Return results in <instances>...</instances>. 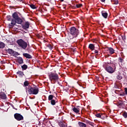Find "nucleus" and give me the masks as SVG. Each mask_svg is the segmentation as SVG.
<instances>
[{
    "label": "nucleus",
    "instance_id": "29",
    "mask_svg": "<svg viewBox=\"0 0 127 127\" xmlns=\"http://www.w3.org/2000/svg\"><path fill=\"white\" fill-rule=\"evenodd\" d=\"M124 62V59H122L121 58H119V63H123Z\"/></svg>",
    "mask_w": 127,
    "mask_h": 127
},
{
    "label": "nucleus",
    "instance_id": "4",
    "mask_svg": "<svg viewBox=\"0 0 127 127\" xmlns=\"http://www.w3.org/2000/svg\"><path fill=\"white\" fill-rule=\"evenodd\" d=\"M69 33L72 36V37H70V39H73V38H76V37H78L80 32L79 31V30H78V29L76 28V27H71L69 29Z\"/></svg>",
    "mask_w": 127,
    "mask_h": 127
},
{
    "label": "nucleus",
    "instance_id": "11",
    "mask_svg": "<svg viewBox=\"0 0 127 127\" xmlns=\"http://www.w3.org/2000/svg\"><path fill=\"white\" fill-rule=\"evenodd\" d=\"M23 56L28 59H31L32 58V56H31V55H30L29 54L27 53L23 54Z\"/></svg>",
    "mask_w": 127,
    "mask_h": 127
},
{
    "label": "nucleus",
    "instance_id": "37",
    "mask_svg": "<svg viewBox=\"0 0 127 127\" xmlns=\"http://www.w3.org/2000/svg\"><path fill=\"white\" fill-rule=\"evenodd\" d=\"M61 1H64V0H60Z\"/></svg>",
    "mask_w": 127,
    "mask_h": 127
},
{
    "label": "nucleus",
    "instance_id": "10",
    "mask_svg": "<svg viewBox=\"0 0 127 127\" xmlns=\"http://www.w3.org/2000/svg\"><path fill=\"white\" fill-rule=\"evenodd\" d=\"M80 108H81L80 106L73 107L72 108V111L74 112V113H75V114H79V113H80Z\"/></svg>",
    "mask_w": 127,
    "mask_h": 127
},
{
    "label": "nucleus",
    "instance_id": "8",
    "mask_svg": "<svg viewBox=\"0 0 127 127\" xmlns=\"http://www.w3.org/2000/svg\"><path fill=\"white\" fill-rule=\"evenodd\" d=\"M14 117L17 121H23V116L20 115V114L16 113L14 114Z\"/></svg>",
    "mask_w": 127,
    "mask_h": 127
},
{
    "label": "nucleus",
    "instance_id": "2",
    "mask_svg": "<svg viewBox=\"0 0 127 127\" xmlns=\"http://www.w3.org/2000/svg\"><path fill=\"white\" fill-rule=\"evenodd\" d=\"M26 92L28 93L29 95H37L39 93V88L36 85L34 87L30 86L26 87Z\"/></svg>",
    "mask_w": 127,
    "mask_h": 127
},
{
    "label": "nucleus",
    "instance_id": "17",
    "mask_svg": "<svg viewBox=\"0 0 127 127\" xmlns=\"http://www.w3.org/2000/svg\"><path fill=\"white\" fill-rule=\"evenodd\" d=\"M108 51H109L110 54H114L115 53V50L112 48H109Z\"/></svg>",
    "mask_w": 127,
    "mask_h": 127
},
{
    "label": "nucleus",
    "instance_id": "1",
    "mask_svg": "<svg viewBox=\"0 0 127 127\" xmlns=\"http://www.w3.org/2000/svg\"><path fill=\"white\" fill-rule=\"evenodd\" d=\"M18 14L19 13L16 12L13 13L12 15L13 18H11L10 16H7V20L8 21H11V25L10 26H14L16 23L18 24H21V23H22V19L19 17Z\"/></svg>",
    "mask_w": 127,
    "mask_h": 127
},
{
    "label": "nucleus",
    "instance_id": "7",
    "mask_svg": "<svg viewBox=\"0 0 127 127\" xmlns=\"http://www.w3.org/2000/svg\"><path fill=\"white\" fill-rule=\"evenodd\" d=\"M54 96L52 95H50L48 97V100L51 101V104L53 106H55V105H56V103H58V100H57V98H54Z\"/></svg>",
    "mask_w": 127,
    "mask_h": 127
},
{
    "label": "nucleus",
    "instance_id": "18",
    "mask_svg": "<svg viewBox=\"0 0 127 127\" xmlns=\"http://www.w3.org/2000/svg\"><path fill=\"white\" fill-rule=\"evenodd\" d=\"M47 47L48 48V49L50 50H52L53 48V46H52V45L51 44H49L47 45Z\"/></svg>",
    "mask_w": 127,
    "mask_h": 127
},
{
    "label": "nucleus",
    "instance_id": "22",
    "mask_svg": "<svg viewBox=\"0 0 127 127\" xmlns=\"http://www.w3.org/2000/svg\"><path fill=\"white\" fill-rule=\"evenodd\" d=\"M122 115L125 118V119H127V112H123L122 113Z\"/></svg>",
    "mask_w": 127,
    "mask_h": 127
},
{
    "label": "nucleus",
    "instance_id": "31",
    "mask_svg": "<svg viewBox=\"0 0 127 127\" xmlns=\"http://www.w3.org/2000/svg\"><path fill=\"white\" fill-rule=\"evenodd\" d=\"M118 107H119V108H124V104L123 103H119L118 104Z\"/></svg>",
    "mask_w": 127,
    "mask_h": 127
},
{
    "label": "nucleus",
    "instance_id": "35",
    "mask_svg": "<svg viewBox=\"0 0 127 127\" xmlns=\"http://www.w3.org/2000/svg\"><path fill=\"white\" fill-rule=\"evenodd\" d=\"M125 93L127 95V88H125Z\"/></svg>",
    "mask_w": 127,
    "mask_h": 127
},
{
    "label": "nucleus",
    "instance_id": "15",
    "mask_svg": "<svg viewBox=\"0 0 127 127\" xmlns=\"http://www.w3.org/2000/svg\"><path fill=\"white\" fill-rule=\"evenodd\" d=\"M102 15L104 17V18H107L108 17V13L105 11H102Z\"/></svg>",
    "mask_w": 127,
    "mask_h": 127
},
{
    "label": "nucleus",
    "instance_id": "3",
    "mask_svg": "<svg viewBox=\"0 0 127 127\" xmlns=\"http://www.w3.org/2000/svg\"><path fill=\"white\" fill-rule=\"evenodd\" d=\"M112 65L111 63H105L103 65V67L105 68L107 72L110 73V74H113L116 70V65L114 64V66L112 67L111 66Z\"/></svg>",
    "mask_w": 127,
    "mask_h": 127
},
{
    "label": "nucleus",
    "instance_id": "9",
    "mask_svg": "<svg viewBox=\"0 0 127 127\" xmlns=\"http://www.w3.org/2000/svg\"><path fill=\"white\" fill-rule=\"evenodd\" d=\"M29 25H30L29 22L27 21L22 24V27L25 30L29 28Z\"/></svg>",
    "mask_w": 127,
    "mask_h": 127
},
{
    "label": "nucleus",
    "instance_id": "36",
    "mask_svg": "<svg viewBox=\"0 0 127 127\" xmlns=\"http://www.w3.org/2000/svg\"><path fill=\"white\" fill-rule=\"evenodd\" d=\"M101 1L102 2H105V0H101Z\"/></svg>",
    "mask_w": 127,
    "mask_h": 127
},
{
    "label": "nucleus",
    "instance_id": "14",
    "mask_svg": "<svg viewBox=\"0 0 127 127\" xmlns=\"http://www.w3.org/2000/svg\"><path fill=\"white\" fill-rule=\"evenodd\" d=\"M17 62L19 64H22L23 63V59L21 57L18 58Z\"/></svg>",
    "mask_w": 127,
    "mask_h": 127
},
{
    "label": "nucleus",
    "instance_id": "34",
    "mask_svg": "<svg viewBox=\"0 0 127 127\" xmlns=\"http://www.w3.org/2000/svg\"><path fill=\"white\" fill-rule=\"evenodd\" d=\"M94 53H95L96 54H98V53H99V52L98 51V50H95L94 51Z\"/></svg>",
    "mask_w": 127,
    "mask_h": 127
},
{
    "label": "nucleus",
    "instance_id": "27",
    "mask_svg": "<svg viewBox=\"0 0 127 127\" xmlns=\"http://www.w3.org/2000/svg\"><path fill=\"white\" fill-rule=\"evenodd\" d=\"M22 68H23V70H26V69H27V66L26 64H24L22 66Z\"/></svg>",
    "mask_w": 127,
    "mask_h": 127
},
{
    "label": "nucleus",
    "instance_id": "23",
    "mask_svg": "<svg viewBox=\"0 0 127 127\" xmlns=\"http://www.w3.org/2000/svg\"><path fill=\"white\" fill-rule=\"evenodd\" d=\"M7 52H8V53H9V54H13V53H14L13 51L12 50L9 49H8Z\"/></svg>",
    "mask_w": 127,
    "mask_h": 127
},
{
    "label": "nucleus",
    "instance_id": "26",
    "mask_svg": "<svg viewBox=\"0 0 127 127\" xmlns=\"http://www.w3.org/2000/svg\"><path fill=\"white\" fill-rule=\"evenodd\" d=\"M117 78L118 80H122V79H123V76H122V75L120 74L117 76Z\"/></svg>",
    "mask_w": 127,
    "mask_h": 127
},
{
    "label": "nucleus",
    "instance_id": "19",
    "mask_svg": "<svg viewBox=\"0 0 127 127\" xmlns=\"http://www.w3.org/2000/svg\"><path fill=\"white\" fill-rule=\"evenodd\" d=\"M102 116H103V114L102 113H98L95 115L96 118H101L102 117Z\"/></svg>",
    "mask_w": 127,
    "mask_h": 127
},
{
    "label": "nucleus",
    "instance_id": "20",
    "mask_svg": "<svg viewBox=\"0 0 127 127\" xmlns=\"http://www.w3.org/2000/svg\"><path fill=\"white\" fill-rule=\"evenodd\" d=\"M29 82H28V81H25L24 82V87H27V86H28V87H29Z\"/></svg>",
    "mask_w": 127,
    "mask_h": 127
},
{
    "label": "nucleus",
    "instance_id": "6",
    "mask_svg": "<svg viewBox=\"0 0 127 127\" xmlns=\"http://www.w3.org/2000/svg\"><path fill=\"white\" fill-rule=\"evenodd\" d=\"M16 42L19 47L24 50L26 49V48L27 47V43L24 41L23 39H20L17 40Z\"/></svg>",
    "mask_w": 127,
    "mask_h": 127
},
{
    "label": "nucleus",
    "instance_id": "30",
    "mask_svg": "<svg viewBox=\"0 0 127 127\" xmlns=\"http://www.w3.org/2000/svg\"><path fill=\"white\" fill-rule=\"evenodd\" d=\"M76 7H77V8H79L83 6V5L82 4H77L76 5Z\"/></svg>",
    "mask_w": 127,
    "mask_h": 127
},
{
    "label": "nucleus",
    "instance_id": "5",
    "mask_svg": "<svg viewBox=\"0 0 127 127\" xmlns=\"http://www.w3.org/2000/svg\"><path fill=\"white\" fill-rule=\"evenodd\" d=\"M49 78L53 84H54L56 81H58V80H59V76H58V74L53 72H51L49 74Z\"/></svg>",
    "mask_w": 127,
    "mask_h": 127
},
{
    "label": "nucleus",
    "instance_id": "21",
    "mask_svg": "<svg viewBox=\"0 0 127 127\" xmlns=\"http://www.w3.org/2000/svg\"><path fill=\"white\" fill-rule=\"evenodd\" d=\"M4 46H5L4 45V43L1 42H0V48H1V49L4 48Z\"/></svg>",
    "mask_w": 127,
    "mask_h": 127
},
{
    "label": "nucleus",
    "instance_id": "33",
    "mask_svg": "<svg viewBox=\"0 0 127 127\" xmlns=\"http://www.w3.org/2000/svg\"><path fill=\"white\" fill-rule=\"evenodd\" d=\"M60 127H65V125L63 124V123H60Z\"/></svg>",
    "mask_w": 127,
    "mask_h": 127
},
{
    "label": "nucleus",
    "instance_id": "25",
    "mask_svg": "<svg viewBox=\"0 0 127 127\" xmlns=\"http://www.w3.org/2000/svg\"><path fill=\"white\" fill-rule=\"evenodd\" d=\"M17 74L19 75V76H22L23 75V72L18 71V72H17Z\"/></svg>",
    "mask_w": 127,
    "mask_h": 127
},
{
    "label": "nucleus",
    "instance_id": "28",
    "mask_svg": "<svg viewBox=\"0 0 127 127\" xmlns=\"http://www.w3.org/2000/svg\"><path fill=\"white\" fill-rule=\"evenodd\" d=\"M112 2H114V4H118V3H119L118 0H114Z\"/></svg>",
    "mask_w": 127,
    "mask_h": 127
},
{
    "label": "nucleus",
    "instance_id": "12",
    "mask_svg": "<svg viewBox=\"0 0 127 127\" xmlns=\"http://www.w3.org/2000/svg\"><path fill=\"white\" fill-rule=\"evenodd\" d=\"M0 99H2V100L6 99V95L4 93L0 94Z\"/></svg>",
    "mask_w": 127,
    "mask_h": 127
},
{
    "label": "nucleus",
    "instance_id": "32",
    "mask_svg": "<svg viewBox=\"0 0 127 127\" xmlns=\"http://www.w3.org/2000/svg\"><path fill=\"white\" fill-rule=\"evenodd\" d=\"M87 124H89V125L90 126H91L92 127H94V123L91 122H89V121H88L87 122Z\"/></svg>",
    "mask_w": 127,
    "mask_h": 127
},
{
    "label": "nucleus",
    "instance_id": "16",
    "mask_svg": "<svg viewBox=\"0 0 127 127\" xmlns=\"http://www.w3.org/2000/svg\"><path fill=\"white\" fill-rule=\"evenodd\" d=\"M88 48L89 49H90V50H95V45H94L93 44H89Z\"/></svg>",
    "mask_w": 127,
    "mask_h": 127
},
{
    "label": "nucleus",
    "instance_id": "24",
    "mask_svg": "<svg viewBox=\"0 0 127 127\" xmlns=\"http://www.w3.org/2000/svg\"><path fill=\"white\" fill-rule=\"evenodd\" d=\"M30 6L31 8H32L33 9H36V6H35V5L33 4H30Z\"/></svg>",
    "mask_w": 127,
    "mask_h": 127
},
{
    "label": "nucleus",
    "instance_id": "13",
    "mask_svg": "<svg viewBox=\"0 0 127 127\" xmlns=\"http://www.w3.org/2000/svg\"><path fill=\"white\" fill-rule=\"evenodd\" d=\"M78 125L79 127H87V125L83 122H79Z\"/></svg>",
    "mask_w": 127,
    "mask_h": 127
}]
</instances>
